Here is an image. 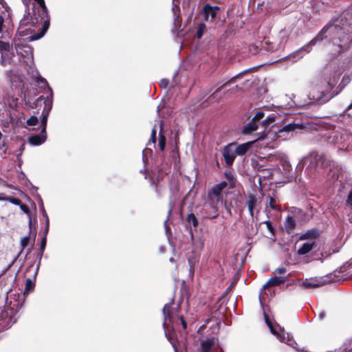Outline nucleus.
Here are the masks:
<instances>
[{"label":"nucleus","instance_id":"obj_6","mask_svg":"<svg viewBox=\"0 0 352 352\" xmlns=\"http://www.w3.org/2000/svg\"><path fill=\"white\" fill-rule=\"evenodd\" d=\"M302 213V210L298 208H293L290 210V214L287 217L284 222V228L287 232L291 233L294 230L296 226V216Z\"/></svg>","mask_w":352,"mask_h":352},{"label":"nucleus","instance_id":"obj_44","mask_svg":"<svg viewBox=\"0 0 352 352\" xmlns=\"http://www.w3.org/2000/svg\"><path fill=\"white\" fill-rule=\"evenodd\" d=\"M265 223L269 230H272V224L270 221H266Z\"/></svg>","mask_w":352,"mask_h":352},{"label":"nucleus","instance_id":"obj_9","mask_svg":"<svg viewBox=\"0 0 352 352\" xmlns=\"http://www.w3.org/2000/svg\"><path fill=\"white\" fill-rule=\"evenodd\" d=\"M328 281L326 279H305L301 285L305 289L316 288L325 285Z\"/></svg>","mask_w":352,"mask_h":352},{"label":"nucleus","instance_id":"obj_51","mask_svg":"<svg viewBox=\"0 0 352 352\" xmlns=\"http://www.w3.org/2000/svg\"><path fill=\"white\" fill-rule=\"evenodd\" d=\"M175 0H173V1L174 2Z\"/></svg>","mask_w":352,"mask_h":352},{"label":"nucleus","instance_id":"obj_50","mask_svg":"<svg viewBox=\"0 0 352 352\" xmlns=\"http://www.w3.org/2000/svg\"><path fill=\"white\" fill-rule=\"evenodd\" d=\"M174 348H175V352H177V349H176V348H175V346H174Z\"/></svg>","mask_w":352,"mask_h":352},{"label":"nucleus","instance_id":"obj_28","mask_svg":"<svg viewBox=\"0 0 352 352\" xmlns=\"http://www.w3.org/2000/svg\"><path fill=\"white\" fill-rule=\"evenodd\" d=\"M30 241V236H25L21 239L20 245L21 249L23 250Z\"/></svg>","mask_w":352,"mask_h":352},{"label":"nucleus","instance_id":"obj_34","mask_svg":"<svg viewBox=\"0 0 352 352\" xmlns=\"http://www.w3.org/2000/svg\"><path fill=\"white\" fill-rule=\"evenodd\" d=\"M46 241H47L46 236H44L42 239L41 243V248H40L41 256L43 255V252L45 250V246H46Z\"/></svg>","mask_w":352,"mask_h":352},{"label":"nucleus","instance_id":"obj_29","mask_svg":"<svg viewBox=\"0 0 352 352\" xmlns=\"http://www.w3.org/2000/svg\"><path fill=\"white\" fill-rule=\"evenodd\" d=\"M269 206L273 210H280V206L276 204L275 199L271 197H270Z\"/></svg>","mask_w":352,"mask_h":352},{"label":"nucleus","instance_id":"obj_41","mask_svg":"<svg viewBox=\"0 0 352 352\" xmlns=\"http://www.w3.org/2000/svg\"><path fill=\"white\" fill-rule=\"evenodd\" d=\"M180 320H181V322H182L183 328L184 329H186L187 323H186V322L185 321V320L184 319V318L182 316L180 317Z\"/></svg>","mask_w":352,"mask_h":352},{"label":"nucleus","instance_id":"obj_20","mask_svg":"<svg viewBox=\"0 0 352 352\" xmlns=\"http://www.w3.org/2000/svg\"><path fill=\"white\" fill-rule=\"evenodd\" d=\"M172 11L174 15L175 23H179L181 21L180 10L179 6L173 3Z\"/></svg>","mask_w":352,"mask_h":352},{"label":"nucleus","instance_id":"obj_11","mask_svg":"<svg viewBox=\"0 0 352 352\" xmlns=\"http://www.w3.org/2000/svg\"><path fill=\"white\" fill-rule=\"evenodd\" d=\"M47 135L46 131L41 133L40 135H31L28 138V141L30 144L34 146L41 145L46 140Z\"/></svg>","mask_w":352,"mask_h":352},{"label":"nucleus","instance_id":"obj_2","mask_svg":"<svg viewBox=\"0 0 352 352\" xmlns=\"http://www.w3.org/2000/svg\"><path fill=\"white\" fill-rule=\"evenodd\" d=\"M276 120V116L270 115L265 118V113L263 111H257L252 119L243 129V133L249 135L261 129L258 133V138L256 140L263 139L267 135V130L273 126Z\"/></svg>","mask_w":352,"mask_h":352},{"label":"nucleus","instance_id":"obj_43","mask_svg":"<svg viewBox=\"0 0 352 352\" xmlns=\"http://www.w3.org/2000/svg\"><path fill=\"white\" fill-rule=\"evenodd\" d=\"M3 25V19L2 16H0V33L2 31Z\"/></svg>","mask_w":352,"mask_h":352},{"label":"nucleus","instance_id":"obj_1","mask_svg":"<svg viewBox=\"0 0 352 352\" xmlns=\"http://www.w3.org/2000/svg\"><path fill=\"white\" fill-rule=\"evenodd\" d=\"M324 38H329L333 42V45H338L340 49H342L343 46L340 43L344 42L345 44L349 40V38L343 28H340L338 25L329 24L325 26L307 45L302 47L300 50L296 52L294 54H291L289 56V58L299 55L302 51L309 52L310 51V46L314 45L318 41H321Z\"/></svg>","mask_w":352,"mask_h":352},{"label":"nucleus","instance_id":"obj_42","mask_svg":"<svg viewBox=\"0 0 352 352\" xmlns=\"http://www.w3.org/2000/svg\"><path fill=\"white\" fill-rule=\"evenodd\" d=\"M10 80L11 82L13 83L14 82H16L17 80H19L21 81V78L20 77H12V76H10Z\"/></svg>","mask_w":352,"mask_h":352},{"label":"nucleus","instance_id":"obj_22","mask_svg":"<svg viewBox=\"0 0 352 352\" xmlns=\"http://www.w3.org/2000/svg\"><path fill=\"white\" fill-rule=\"evenodd\" d=\"M212 344L213 343L210 340L203 341L201 344V352H209Z\"/></svg>","mask_w":352,"mask_h":352},{"label":"nucleus","instance_id":"obj_18","mask_svg":"<svg viewBox=\"0 0 352 352\" xmlns=\"http://www.w3.org/2000/svg\"><path fill=\"white\" fill-rule=\"evenodd\" d=\"M48 28H49V22L45 21V23L42 27V30H41V32L38 34H35L30 36V40L32 41H36V40L41 38L45 34V33L47 30Z\"/></svg>","mask_w":352,"mask_h":352},{"label":"nucleus","instance_id":"obj_15","mask_svg":"<svg viewBox=\"0 0 352 352\" xmlns=\"http://www.w3.org/2000/svg\"><path fill=\"white\" fill-rule=\"evenodd\" d=\"M287 280V278L284 276L273 277L270 278L263 286V289L267 287L279 285L284 283Z\"/></svg>","mask_w":352,"mask_h":352},{"label":"nucleus","instance_id":"obj_17","mask_svg":"<svg viewBox=\"0 0 352 352\" xmlns=\"http://www.w3.org/2000/svg\"><path fill=\"white\" fill-rule=\"evenodd\" d=\"M296 129H302V124H288L285 125L283 129H280L278 131V133H287V136L286 138H288L289 133L292 131H294Z\"/></svg>","mask_w":352,"mask_h":352},{"label":"nucleus","instance_id":"obj_4","mask_svg":"<svg viewBox=\"0 0 352 352\" xmlns=\"http://www.w3.org/2000/svg\"><path fill=\"white\" fill-rule=\"evenodd\" d=\"M327 89H329V88L325 85L314 86L309 92V100L314 102L318 103L327 102L331 98Z\"/></svg>","mask_w":352,"mask_h":352},{"label":"nucleus","instance_id":"obj_10","mask_svg":"<svg viewBox=\"0 0 352 352\" xmlns=\"http://www.w3.org/2000/svg\"><path fill=\"white\" fill-rule=\"evenodd\" d=\"M219 10L218 6H211L209 4H206L204 8V16L206 21H212Z\"/></svg>","mask_w":352,"mask_h":352},{"label":"nucleus","instance_id":"obj_14","mask_svg":"<svg viewBox=\"0 0 352 352\" xmlns=\"http://www.w3.org/2000/svg\"><path fill=\"white\" fill-rule=\"evenodd\" d=\"M315 245L314 241H309L304 243L301 247L298 250V254L299 255H305L309 253L314 248Z\"/></svg>","mask_w":352,"mask_h":352},{"label":"nucleus","instance_id":"obj_39","mask_svg":"<svg viewBox=\"0 0 352 352\" xmlns=\"http://www.w3.org/2000/svg\"><path fill=\"white\" fill-rule=\"evenodd\" d=\"M168 85V80L167 79H162L160 82V85L162 88L165 89Z\"/></svg>","mask_w":352,"mask_h":352},{"label":"nucleus","instance_id":"obj_30","mask_svg":"<svg viewBox=\"0 0 352 352\" xmlns=\"http://www.w3.org/2000/svg\"><path fill=\"white\" fill-rule=\"evenodd\" d=\"M38 120L36 116H31L28 120L27 124L28 126H35L38 124Z\"/></svg>","mask_w":352,"mask_h":352},{"label":"nucleus","instance_id":"obj_36","mask_svg":"<svg viewBox=\"0 0 352 352\" xmlns=\"http://www.w3.org/2000/svg\"><path fill=\"white\" fill-rule=\"evenodd\" d=\"M156 133H157L156 129H155V128H153L151 131V140H150L149 142L151 141L153 144L155 143Z\"/></svg>","mask_w":352,"mask_h":352},{"label":"nucleus","instance_id":"obj_31","mask_svg":"<svg viewBox=\"0 0 352 352\" xmlns=\"http://www.w3.org/2000/svg\"><path fill=\"white\" fill-rule=\"evenodd\" d=\"M160 135V140H159L158 145H159V147H160V150L161 151H164V149L165 148L166 138L161 133Z\"/></svg>","mask_w":352,"mask_h":352},{"label":"nucleus","instance_id":"obj_23","mask_svg":"<svg viewBox=\"0 0 352 352\" xmlns=\"http://www.w3.org/2000/svg\"><path fill=\"white\" fill-rule=\"evenodd\" d=\"M242 75H243V73H240V74L236 75L235 76L232 77L228 81H227L226 83H224L221 87L218 88L216 91H219L221 89H223V87H226L228 85H230L232 83L235 82L237 79L241 78Z\"/></svg>","mask_w":352,"mask_h":352},{"label":"nucleus","instance_id":"obj_33","mask_svg":"<svg viewBox=\"0 0 352 352\" xmlns=\"http://www.w3.org/2000/svg\"><path fill=\"white\" fill-rule=\"evenodd\" d=\"M47 121V115H43L42 120H41L42 132L46 131Z\"/></svg>","mask_w":352,"mask_h":352},{"label":"nucleus","instance_id":"obj_24","mask_svg":"<svg viewBox=\"0 0 352 352\" xmlns=\"http://www.w3.org/2000/svg\"><path fill=\"white\" fill-rule=\"evenodd\" d=\"M186 220L189 223L192 224L194 227H197L198 225V221L193 213L189 214L187 217Z\"/></svg>","mask_w":352,"mask_h":352},{"label":"nucleus","instance_id":"obj_37","mask_svg":"<svg viewBox=\"0 0 352 352\" xmlns=\"http://www.w3.org/2000/svg\"><path fill=\"white\" fill-rule=\"evenodd\" d=\"M287 272V269L284 267H278L275 270L274 274H285Z\"/></svg>","mask_w":352,"mask_h":352},{"label":"nucleus","instance_id":"obj_27","mask_svg":"<svg viewBox=\"0 0 352 352\" xmlns=\"http://www.w3.org/2000/svg\"><path fill=\"white\" fill-rule=\"evenodd\" d=\"M10 45L8 43L0 41V52L9 51Z\"/></svg>","mask_w":352,"mask_h":352},{"label":"nucleus","instance_id":"obj_35","mask_svg":"<svg viewBox=\"0 0 352 352\" xmlns=\"http://www.w3.org/2000/svg\"><path fill=\"white\" fill-rule=\"evenodd\" d=\"M34 1H36L40 5V6L42 8L43 12L46 13L47 7L45 6L44 0H34Z\"/></svg>","mask_w":352,"mask_h":352},{"label":"nucleus","instance_id":"obj_5","mask_svg":"<svg viewBox=\"0 0 352 352\" xmlns=\"http://www.w3.org/2000/svg\"><path fill=\"white\" fill-rule=\"evenodd\" d=\"M303 163H309V167H327L331 166V162L327 159L323 155L318 153H311L303 159Z\"/></svg>","mask_w":352,"mask_h":352},{"label":"nucleus","instance_id":"obj_32","mask_svg":"<svg viewBox=\"0 0 352 352\" xmlns=\"http://www.w3.org/2000/svg\"><path fill=\"white\" fill-rule=\"evenodd\" d=\"M1 200V199H0ZM2 200H6V201H10V203L14 204V205H17V206H19L20 204H21V200L17 199V198H14V197H6V198H4V199H2Z\"/></svg>","mask_w":352,"mask_h":352},{"label":"nucleus","instance_id":"obj_48","mask_svg":"<svg viewBox=\"0 0 352 352\" xmlns=\"http://www.w3.org/2000/svg\"><path fill=\"white\" fill-rule=\"evenodd\" d=\"M41 81L45 82V79H42Z\"/></svg>","mask_w":352,"mask_h":352},{"label":"nucleus","instance_id":"obj_47","mask_svg":"<svg viewBox=\"0 0 352 352\" xmlns=\"http://www.w3.org/2000/svg\"><path fill=\"white\" fill-rule=\"evenodd\" d=\"M170 261L173 262V258H170Z\"/></svg>","mask_w":352,"mask_h":352},{"label":"nucleus","instance_id":"obj_38","mask_svg":"<svg viewBox=\"0 0 352 352\" xmlns=\"http://www.w3.org/2000/svg\"><path fill=\"white\" fill-rule=\"evenodd\" d=\"M19 206H20L21 210L23 212H25V213H26V214H29V212H30V210H29L28 207L26 205L23 204H21H21H20V205H19Z\"/></svg>","mask_w":352,"mask_h":352},{"label":"nucleus","instance_id":"obj_46","mask_svg":"<svg viewBox=\"0 0 352 352\" xmlns=\"http://www.w3.org/2000/svg\"><path fill=\"white\" fill-rule=\"evenodd\" d=\"M352 108V102L351 103V104L349 106V109H351Z\"/></svg>","mask_w":352,"mask_h":352},{"label":"nucleus","instance_id":"obj_21","mask_svg":"<svg viewBox=\"0 0 352 352\" xmlns=\"http://www.w3.org/2000/svg\"><path fill=\"white\" fill-rule=\"evenodd\" d=\"M35 286L34 281L31 278H28L25 282L24 295H28L32 292Z\"/></svg>","mask_w":352,"mask_h":352},{"label":"nucleus","instance_id":"obj_26","mask_svg":"<svg viewBox=\"0 0 352 352\" xmlns=\"http://www.w3.org/2000/svg\"><path fill=\"white\" fill-rule=\"evenodd\" d=\"M206 26L204 23H201L199 25L197 34H196V36L198 38H200L203 36L204 32L206 30Z\"/></svg>","mask_w":352,"mask_h":352},{"label":"nucleus","instance_id":"obj_13","mask_svg":"<svg viewBox=\"0 0 352 352\" xmlns=\"http://www.w3.org/2000/svg\"><path fill=\"white\" fill-rule=\"evenodd\" d=\"M254 142V141L248 142L239 145H237L236 143H234V151L236 152V155H244L248 151V150L250 148Z\"/></svg>","mask_w":352,"mask_h":352},{"label":"nucleus","instance_id":"obj_40","mask_svg":"<svg viewBox=\"0 0 352 352\" xmlns=\"http://www.w3.org/2000/svg\"><path fill=\"white\" fill-rule=\"evenodd\" d=\"M49 219L48 217L46 216V226H45V236H47V234L48 232V230H49Z\"/></svg>","mask_w":352,"mask_h":352},{"label":"nucleus","instance_id":"obj_12","mask_svg":"<svg viewBox=\"0 0 352 352\" xmlns=\"http://www.w3.org/2000/svg\"><path fill=\"white\" fill-rule=\"evenodd\" d=\"M257 204L258 201L256 197L253 195H249L247 198L246 205L249 213L252 218L254 217V210L256 209Z\"/></svg>","mask_w":352,"mask_h":352},{"label":"nucleus","instance_id":"obj_45","mask_svg":"<svg viewBox=\"0 0 352 352\" xmlns=\"http://www.w3.org/2000/svg\"><path fill=\"white\" fill-rule=\"evenodd\" d=\"M325 316V313L324 311H321L320 314H319V318L320 319H323Z\"/></svg>","mask_w":352,"mask_h":352},{"label":"nucleus","instance_id":"obj_25","mask_svg":"<svg viewBox=\"0 0 352 352\" xmlns=\"http://www.w3.org/2000/svg\"><path fill=\"white\" fill-rule=\"evenodd\" d=\"M170 309V305L169 304L165 305L163 308V314L164 316V325L166 323L168 318V320H170V317H169Z\"/></svg>","mask_w":352,"mask_h":352},{"label":"nucleus","instance_id":"obj_19","mask_svg":"<svg viewBox=\"0 0 352 352\" xmlns=\"http://www.w3.org/2000/svg\"><path fill=\"white\" fill-rule=\"evenodd\" d=\"M279 37H280V42L278 43V45L277 46L276 50H279L283 47H284L285 43H287L289 36L286 31H280L279 33Z\"/></svg>","mask_w":352,"mask_h":352},{"label":"nucleus","instance_id":"obj_3","mask_svg":"<svg viewBox=\"0 0 352 352\" xmlns=\"http://www.w3.org/2000/svg\"><path fill=\"white\" fill-rule=\"evenodd\" d=\"M228 184L223 181L213 186L208 194V201L205 204L206 209L210 208L211 214H208L210 218H214L218 214V205L222 201L221 192L227 186Z\"/></svg>","mask_w":352,"mask_h":352},{"label":"nucleus","instance_id":"obj_7","mask_svg":"<svg viewBox=\"0 0 352 352\" xmlns=\"http://www.w3.org/2000/svg\"><path fill=\"white\" fill-rule=\"evenodd\" d=\"M265 322L267 323V326L269 327L272 333L276 336L278 339L281 342H286L287 344L292 345V340H291L289 338L288 335H287V336H286L284 331H282L280 333L277 332L276 328L272 325V322L270 321V319L266 314H265Z\"/></svg>","mask_w":352,"mask_h":352},{"label":"nucleus","instance_id":"obj_8","mask_svg":"<svg viewBox=\"0 0 352 352\" xmlns=\"http://www.w3.org/2000/svg\"><path fill=\"white\" fill-rule=\"evenodd\" d=\"M236 155V152L234 151V143H230L224 147L223 151V156L228 166L232 164Z\"/></svg>","mask_w":352,"mask_h":352},{"label":"nucleus","instance_id":"obj_49","mask_svg":"<svg viewBox=\"0 0 352 352\" xmlns=\"http://www.w3.org/2000/svg\"><path fill=\"white\" fill-rule=\"evenodd\" d=\"M235 88H236V89H239V86H238V85H236Z\"/></svg>","mask_w":352,"mask_h":352},{"label":"nucleus","instance_id":"obj_16","mask_svg":"<svg viewBox=\"0 0 352 352\" xmlns=\"http://www.w3.org/2000/svg\"><path fill=\"white\" fill-rule=\"evenodd\" d=\"M320 236V232L317 229H311L308 230L305 234H302L299 239L300 240H305V239H311L310 241H314L315 239Z\"/></svg>","mask_w":352,"mask_h":352}]
</instances>
